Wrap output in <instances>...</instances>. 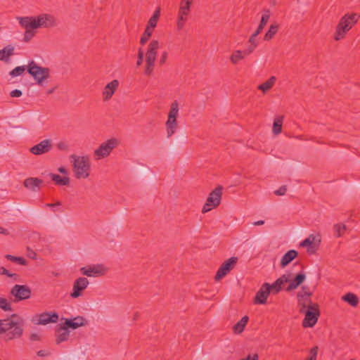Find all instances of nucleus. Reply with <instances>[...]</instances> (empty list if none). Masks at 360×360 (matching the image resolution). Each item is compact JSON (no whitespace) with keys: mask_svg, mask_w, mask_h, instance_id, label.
Returning a JSON list of instances; mask_svg holds the SVG:
<instances>
[{"mask_svg":"<svg viewBox=\"0 0 360 360\" xmlns=\"http://www.w3.org/2000/svg\"><path fill=\"white\" fill-rule=\"evenodd\" d=\"M48 354H48L46 351H44V350H40V351H39V352H37V355H38L39 356H47Z\"/></svg>","mask_w":360,"mask_h":360,"instance_id":"61","label":"nucleus"},{"mask_svg":"<svg viewBox=\"0 0 360 360\" xmlns=\"http://www.w3.org/2000/svg\"><path fill=\"white\" fill-rule=\"evenodd\" d=\"M0 309L5 311H11L13 310L11 304L6 298L0 297Z\"/></svg>","mask_w":360,"mask_h":360,"instance_id":"40","label":"nucleus"},{"mask_svg":"<svg viewBox=\"0 0 360 360\" xmlns=\"http://www.w3.org/2000/svg\"><path fill=\"white\" fill-rule=\"evenodd\" d=\"M342 300L348 302L352 307H356L359 304V299L356 295L348 292L342 297Z\"/></svg>","mask_w":360,"mask_h":360,"instance_id":"36","label":"nucleus"},{"mask_svg":"<svg viewBox=\"0 0 360 360\" xmlns=\"http://www.w3.org/2000/svg\"><path fill=\"white\" fill-rule=\"evenodd\" d=\"M143 51L141 49H139V53H138V60L136 62V65L140 66L143 63Z\"/></svg>","mask_w":360,"mask_h":360,"instance_id":"48","label":"nucleus"},{"mask_svg":"<svg viewBox=\"0 0 360 360\" xmlns=\"http://www.w3.org/2000/svg\"><path fill=\"white\" fill-rule=\"evenodd\" d=\"M30 339L31 341H39L40 336L37 333H32L30 336Z\"/></svg>","mask_w":360,"mask_h":360,"instance_id":"55","label":"nucleus"},{"mask_svg":"<svg viewBox=\"0 0 360 360\" xmlns=\"http://www.w3.org/2000/svg\"><path fill=\"white\" fill-rule=\"evenodd\" d=\"M291 278H292L291 274H285L282 275L281 277H279L277 280L279 281V282H281V283L282 285H283L285 283H290V281H291Z\"/></svg>","mask_w":360,"mask_h":360,"instance_id":"44","label":"nucleus"},{"mask_svg":"<svg viewBox=\"0 0 360 360\" xmlns=\"http://www.w3.org/2000/svg\"><path fill=\"white\" fill-rule=\"evenodd\" d=\"M11 294L13 295L17 300H26L31 296V290L27 285H15L11 290Z\"/></svg>","mask_w":360,"mask_h":360,"instance_id":"16","label":"nucleus"},{"mask_svg":"<svg viewBox=\"0 0 360 360\" xmlns=\"http://www.w3.org/2000/svg\"><path fill=\"white\" fill-rule=\"evenodd\" d=\"M238 261V257H232L223 262L216 273L214 276L215 281H220L222 278L226 276L232 269H234Z\"/></svg>","mask_w":360,"mask_h":360,"instance_id":"9","label":"nucleus"},{"mask_svg":"<svg viewBox=\"0 0 360 360\" xmlns=\"http://www.w3.org/2000/svg\"><path fill=\"white\" fill-rule=\"evenodd\" d=\"M158 49L159 41L158 40L151 41L148 45L146 55V67L144 74L146 76H150L153 72Z\"/></svg>","mask_w":360,"mask_h":360,"instance_id":"5","label":"nucleus"},{"mask_svg":"<svg viewBox=\"0 0 360 360\" xmlns=\"http://www.w3.org/2000/svg\"><path fill=\"white\" fill-rule=\"evenodd\" d=\"M192 1L193 0H181V6L179 12V20H186Z\"/></svg>","mask_w":360,"mask_h":360,"instance_id":"23","label":"nucleus"},{"mask_svg":"<svg viewBox=\"0 0 360 360\" xmlns=\"http://www.w3.org/2000/svg\"><path fill=\"white\" fill-rule=\"evenodd\" d=\"M264 25H266V24H259L257 30L254 32V34L257 36L263 30Z\"/></svg>","mask_w":360,"mask_h":360,"instance_id":"57","label":"nucleus"},{"mask_svg":"<svg viewBox=\"0 0 360 360\" xmlns=\"http://www.w3.org/2000/svg\"><path fill=\"white\" fill-rule=\"evenodd\" d=\"M249 318L247 316H243L236 324L233 326V331L236 334L241 333L248 322Z\"/></svg>","mask_w":360,"mask_h":360,"instance_id":"29","label":"nucleus"},{"mask_svg":"<svg viewBox=\"0 0 360 360\" xmlns=\"http://www.w3.org/2000/svg\"><path fill=\"white\" fill-rule=\"evenodd\" d=\"M86 323L87 321L83 316H78L75 317L73 319H66L64 325L68 328L77 329L80 326L86 325Z\"/></svg>","mask_w":360,"mask_h":360,"instance_id":"22","label":"nucleus"},{"mask_svg":"<svg viewBox=\"0 0 360 360\" xmlns=\"http://www.w3.org/2000/svg\"><path fill=\"white\" fill-rule=\"evenodd\" d=\"M346 226L344 224H336L334 225L335 234L337 238L342 236Z\"/></svg>","mask_w":360,"mask_h":360,"instance_id":"42","label":"nucleus"},{"mask_svg":"<svg viewBox=\"0 0 360 360\" xmlns=\"http://www.w3.org/2000/svg\"><path fill=\"white\" fill-rule=\"evenodd\" d=\"M278 27H279L278 24H271V25L269 27V30L267 31V32L266 33V34L264 36V39L265 40L271 39L275 36L276 32H278Z\"/></svg>","mask_w":360,"mask_h":360,"instance_id":"37","label":"nucleus"},{"mask_svg":"<svg viewBox=\"0 0 360 360\" xmlns=\"http://www.w3.org/2000/svg\"><path fill=\"white\" fill-rule=\"evenodd\" d=\"M89 282L85 277H79L76 279L73 283L72 292L70 293L72 298H77L82 295V292L84 290Z\"/></svg>","mask_w":360,"mask_h":360,"instance_id":"15","label":"nucleus"},{"mask_svg":"<svg viewBox=\"0 0 360 360\" xmlns=\"http://www.w3.org/2000/svg\"><path fill=\"white\" fill-rule=\"evenodd\" d=\"M58 315L56 312H43L36 315L32 319V322L37 325H46L50 323H56Z\"/></svg>","mask_w":360,"mask_h":360,"instance_id":"11","label":"nucleus"},{"mask_svg":"<svg viewBox=\"0 0 360 360\" xmlns=\"http://www.w3.org/2000/svg\"><path fill=\"white\" fill-rule=\"evenodd\" d=\"M117 146V140L115 139H110L107 141L103 143L98 148L94 151V156L96 160H100L108 157L111 151Z\"/></svg>","mask_w":360,"mask_h":360,"instance_id":"8","label":"nucleus"},{"mask_svg":"<svg viewBox=\"0 0 360 360\" xmlns=\"http://www.w3.org/2000/svg\"><path fill=\"white\" fill-rule=\"evenodd\" d=\"M73 160V172L75 176L78 179H86L90 174V161L87 156L70 155Z\"/></svg>","mask_w":360,"mask_h":360,"instance_id":"2","label":"nucleus"},{"mask_svg":"<svg viewBox=\"0 0 360 360\" xmlns=\"http://www.w3.org/2000/svg\"><path fill=\"white\" fill-rule=\"evenodd\" d=\"M0 274L1 275H6L8 277H13L17 276L15 274H10L8 271L4 266L0 267Z\"/></svg>","mask_w":360,"mask_h":360,"instance_id":"49","label":"nucleus"},{"mask_svg":"<svg viewBox=\"0 0 360 360\" xmlns=\"http://www.w3.org/2000/svg\"><path fill=\"white\" fill-rule=\"evenodd\" d=\"M306 279V274L304 272L297 274L294 278H291L290 283L285 288L287 292L297 289Z\"/></svg>","mask_w":360,"mask_h":360,"instance_id":"20","label":"nucleus"},{"mask_svg":"<svg viewBox=\"0 0 360 360\" xmlns=\"http://www.w3.org/2000/svg\"><path fill=\"white\" fill-rule=\"evenodd\" d=\"M52 141L50 139H44L30 149V151L36 155H40L49 152L52 149Z\"/></svg>","mask_w":360,"mask_h":360,"instance_id":"17","label":"nucleus"},{"mask_svg":"<svg viewBox=\"0 0 360 360\" xmlns=\"http://www.w3.org/2000/svg\"><path fill=\"white\" fill-rule=\"evenodd\" d=\"M57 88H58V86H53V88H51V89H50L47 90L46 94H53V93L56 91V89Z\"/></svg>","mask_w":360,"mask_h":360,"instance_id":"63","label":"nucleus"},{"mask_svg":"<svg viewBox=\"0 0 360 360\" xmlns=\"http://www.w3.org/2000/svg\"><path fill=\"white\" fill-rule=\"evenodd\" d=\"M297 252L295 250H290L288 251L281 258L280 266L281 268L285 267L288 265L294 259L297 257Z\"/></svg>","mask_w":360,"mask_h":360,"instance_id":"25","label":"nucleus"},{"mask_svg":"<svg viewBox=\"0 0 360 360\" xmlns=\"http://www.w3.org/2000/svg\"><path fill=\"white\" fill-rule=\"evenodd\" d=\"M269 283H264L256 293V295L254 299V302L255 304H266L267 298L270 294L269 290Z\"/></svg>","mask_w":360,"mask_h":360,"instance_id":"19","label":"nucleus"},{"mask_svg":"<svg viewBox=\"0 0 360 360\" xmlns=\"http://www.w3.org/2000/svg\"><path fill=\"white\" fill-rule=\"evenodd\" d=\"M156 25L157 24H148V25L146 27L143 36L141 38L140 42L141 44H144L147 42L148 39L150 37L153 32L154 31Z\"/></svg>","mask_w":360,"mask_h":360,"instance_id":"35","label":"nucleus"},{"mask_svg":"<svg viewBox=\"0 0 360 360\" xmlns=\"http://www.w3.org/2000/svg\"><path fill=\"white\" fill-rule=\"evenodd\" d=\"M6 257L8 260L12 261L13 262H16V263H18V264H19L20 265H26L27 264V261L23 257H15V256H13V255H6Z\"/></svg>","mask_w":360,"mask_h":360,"instance_id":"39","label":"nucleus"},{"mask_svg":"<svg viewBox=\"0 0 360 360\" xmlns=\"http://www.w3.org/2000/svg\"><path fill=\"white\" fill-rule=\"evenodd\" d=\"M321 242V239L319 234H310L306 239L300 243V246L307 248L308 253L314 254L318 249Z\"/></svg>","mask_w":360,"mask_h":360,"instance_id":"10","label":"nucleus"},{"mask_svg":"<svg viewBox=\"0 0 360 360\" xmlns=\"http://www.w3.org/2000/svg\"><path fill=\"white\" fill-rule=\"evenodd\" d=\"M167 52H163L162 56H161V58L159 60L160 65H162L164 63H165V62L167 60Z\"/></svg>","mask_w":360,"mask_h":360,"instance_id":"54","label":"nucleus"},{"mask_svg":"<svg viewBox=\"0 0 360 360\" xmlns=\"http://www.w3.org/2000/svg\"><path fill=\"white\" fill-rule=\"evenodd\" d=\"M283 120V116H277L275 117L272 127V131L274 134L278 135L281 133Z\"/></svg>","mask_w":360,"mask_h":360,"instance_id":"33","label":"nucleus"},{"mask_svg":"<svg viewBox=\"0 0 360 360\" xmlns=\"http://www.w3.org/2000/svg\"><path fill=\"white\" fill-rule=\"evenodd\" d=\"M297 295H302L303 297H311L312 292L310 291L308 286H302L301 290L297 293Z\"/></svg>","mask_w":360,"mask_h":360,"instance_id":"45","label":"nucleus"},{"mask_svg":"<svg viewBox=\"0 0 360 360\" xmlns=\"http://www.w3.org/2000/svg\"><path fill=\"white\" fill-rule=\"evenodd\" d=\"M352 27V24H338L334 34V39L335 41L342 39Z\"/></svg>","mask_w":360,"mask_h":360,"instance_id":"21","label":"nucleus"},{"mask_svg":"<svg viewBox=\"0 0 360 360\" xmlns=\"http://www.w3.org/2000/svg\"><path fill=\"white\" fill-rule=\"evenodd\" d=\"M80 271L83 275L89 277L99 276H103L106 273L107 268H105L103 264H96L82 267L80 269Z\"/></svg>","mask_w":360,"mask_h":360,"instance_id":"14","label":"nucleus"},{"mask_svg":"<svg viewBox=\"0 0 360 360\" xmlns=\"http://www.w3.org/2000/svg\"><path fill=\"white\" fill-rule=\"evenodd\" d=\"M257 35H255L254 33L251 35V37L249 39V42L251 44V45L257 44L255 42V38Z\"/></svg>","mask_w":360,"mask_h":360,"instance_id":"59","label":"nucleus"},{"mask_svg":"<svg viewBox=\"0 0 360 360\" xmlns=\"http://www.w3.org/2000/svg\"><path fill=\"white\" fill-rule=\"evenodd\" d=\"M319 347L314 346L309 350V356L305 360H316Z\"/></svg>","mask_w":360,"mask_h":360,"instance_id":"43","label":"nucleus"},{"mask_svg":"<svg viewBox=\"0 0 360 360\" xmlns=\"http://www.w3.org/2000/svg\"><path fill=\"white\" fill-rule=\"evenodd\" d=\"M294 138L299 139V140H302V141H307V140L313 139L312 138L308 139L304 135L295 136Z\"/></svg>","mask_w":360,"mask_h":360,"instance_id":"58","label":"nucleus"},{"mask_svg":"<svg viewBox=\"0 0 360 360\" xmlns=\"http://www.w3.org/2000/svg\"><path fill=\"white\" fill-rule=\"evenodd\" d=\"M297 298L300 313L304 312V310L309 309L311 304H314L311 302L310 297H303L302 295H297Z\"/></svg>","mask_w":360,"mask_h":360,"instance_id":"26","label":"nucleus"},{"mask_svg":"<svg viewBox=\"0 0 360 360\" xmlns=\"http://www.w3.org/2000/svg\"><path fill=\"white\" fill-rule=\"evenodd\" d=\"M221 195L222 186H218L209 194L206 202L202 207V212L206 213L219 206L221 202Z\"/></svg>","mask_w":360,"mask_h":360,"instance_id":"6","label":"nucleus"},{"mask_svg":"<svg viewBox=\"0 0 360 360\" xmlns=\"http://www.w3.org/2000/svg\"><path fill=\"white\" fill-rule=\"evenodd\" d=\"M51 180L53 181L57 185L59 186H68L70 184V179L68 176L61 177L58 174H49Z\"/></svg>","mask_w":360,"mask_h":360,"instance_id":"32","label":"nucleus"},{"mask_svg":"<svg viewBox=\"0 0 360 360\" xmlns=\"http://www.w3.org/2000/svg\"><path fill=\"white\" fill-rule=\"evenodd\" d=\"M243 360H259V356L257 354H255L253 356L248 355L247 358L242 359Z\"/></svg>","mask_w":360,"mask_h":360,"instance_id":"56","label":"nucleus"},{"mask_svg":"<svg viewBox=\"0 0 360 360\" xmlns=\"http://www.w3.org/2000/svg\"><path fill=\"white\" fill-rule=\"evenodd\" d=\"M160 13V8H157V9L154 12L153 16L149 19L148 22H156L159 20Z\"/></svg>","mask_w":360,"mask_h":360,"instance_id":"46","label":"nucleus"},{"mask_svg":"<svg viewBox=\"0 0 360 360\" xmlns=\"http://www.w3.org/2000/svg\"><path fill=\"white\" fill-rule=\"evenodd\" d=\"M282 284L281 283V282H279V281H278L277 279L276 280V281L272 283V284H269V290L271 292H272L273 294H278L279 292L281 291L282 290Z\"/></svg>","mask_w":360,"mask_h":360,"instance_id":"38","label":"nucleus"},{"mask_svg":"<svg viewBox=\"0 0 360 360\" xmlns=\"http://www.w3.org/2000/svg\"><path fill=\"white\" fill-rule=\"evenodd\" d=\"M179 103L176 101H173L170 105L167 120L165 122L167 137H172L176 131L179 124L177 117L179 116Z\"/></svg>","mask_w":360,"mask_h":360,"instance_id":"3","label":"nucleus"},{"mask_svg":"<svg viewBox=\"0 0 360 360\" xmlns=\"http://www.w3.org/2000/svg\"><path fill=\"white\" fill-rule=\"evenodd\" d=\"M360 20V13H347L342 17L339 22H357Z\"/></svg>","mask_w":360,"mask_h":360,"instance_id":"31","label":"nucleus"},{"mask_svg":"<svg viewBox=\"0 0 360 360\" xmlns=\"http://www.w3.org/2000/svg\"><path fill=\"white\" fill-rule=\"evenodd\" d=\"M70 332L68 330V328L64 325L60 326L57 330V335L56 342L57 344H60L62 342L67 340L69 338Z\"/></svg>","mask_w":360,"mask_h":360,"instance_id":"27","label":"nucleus"},{"mask_svg":"<svg viewBox=\"0 0 360 360\" xmlns=\"http://www.w3.org/2000/svg\"><path fill=\"white\" fill-rule=\"evenodd\" d=\"M264 224V220H259V221H255L253 223V225L254 226H260V225H263Z\"/></svg>","mask_w":360,"mask_h":360,"instance_id":"64","label":"nucleus"},{"mask_svg":"<svg viewBox=\"0 0 360 360\" xmlns=\"http://www.w3.org/2000/svg\"><path fill=\"white\" fill-rule=\"evenodd\" d=\"M57 147L59 150H68V146L65 142L58 143L57 144Z\"/></svg>","mask_w":360,"mask_h":360,"instance_id":"52","label":"nucleus"},{"mask_svg":"<svg viewBox=\"0 0 360 360\" xmlns=\"http://www.w3.org/2000/svg\"><path fill=\"white\" fill-rule=\"evenodd\" d=\"M43 181L40 179L35 177H30L25 179L23 184L24 186L32 191H37L39 190V186L42 184Z\"/></svg>","mask_w":360,"mask_h":360,"instance_id":"24","label":"nucleus"},{"mask_svg":"<svg viewBox=\"0 0 360 360\" xmlns=\"http://www.w3.org/2000/svg\"><path fill=\"white\" fill-rule=\"evenodd\" d=\"M27 250L30 252L28 253V257L32 259H35L37 254L34 251L31 250L30 248H27Z\"/></svg>","mask_w":360,"mask_h":360,"instance_id":"60","label":"nucleus"},{"mask_svg":"<svg viewBox=\"0 0 360 360\" xmlns=\"http://www.w3.org/2000/svg\"><path fill=\"white\" fill-rule=\"evenodd\" d=\"M287 191V186H282L278 189L274 191V193L276 195H283L285 194Z\"/></svg>","mask_w":360,"mask_h":360,"instance_id":"47","label":"nucleus"},{"mask_svg":"<svg viewBox=\"0 0 360 360\" xmlns=\"http://www.w3.org/2000/svg\"><path fill=\"white\" fill-rule=\"evenodd\" d=\"M305 317L302 321L304 328L313 327L317 322L320 316L319 306L317 303L311 304L309 309L304 310Z\"/></svg>","mask_w":360,"mask_h":360,"instance_id":"7","label":"nucleus"},{"mask_svg":"<svg viewBox=\"0 0 360 360\" xmlns=\"http://www.w3.org/2000/svg\"><path fill=\"white\" fill-rule=\"evenodd\" d=\"M119 84L117 79H113L105 85L102 92L103 101H107L112 97L119 86Z\"/></svg>","mask_w":360,"mask_h":360,"instance_id":"18","label":"nucleus"},{"mask_svg":"<svg viewBox=\"0 0 360 360\" xmlns=\"http://www.w3.org/2000/svg\"><path fill=\"white\" fill-rule=\"evenodd\" d=\"M14 53V48L11 45L5 46L0 50V60L8 62L10 57Z\"/></svg>","mask_w":360,"mask_h":360,"instance_id":"28","label":"nucleus"},{"mask_svg":"<svg viewBox=\"0 0 360 360\" xmlns=\"http://www.w3.org/2000/svg\"><path fill=\"white\" fill-rule=\"evenodd\" d=\"M19 22H53L57 18L51 13H41L37 17H17Z\"/></svg>","mask_w":360,"mask_h":360,"instance_id":"12","label":"nucleus"},{"mask_svg":"<svg viewBox=\"0 0 360 360\" xmlns=\"http://www.w3.org/2000/svg\"><path fill=\"white\" fill-rule=\"evenodd\" d=\"M269 18H270L269 12L267 11V12L264 13L262 15L261 20H260V22H262V23L267 22V21L269 20Z\"/></svg>","mask_w":360,"mask_h":360,"instance_id":"53","label":"nucleus"},{"mask_svg":"<svg viewBox=\"0 0 360 360\" xmlns=\"http://www.w3.org/2000/svg\"><path fill=\"white\" fill-rule=\"evenodd\" d=\"M256 46H257V44L250 45L247 49L243 51V53H245V56L251 54L253 52V51Z\"/></svg>","mask_w":360,"mask_h":360,"instance_id":"50","label":"nucleus"},{"mask_svg":"<svg viewBox=\"0 0 360 360\" xmlns=\"http://www.w3.org/2000/svg\"><path fill=\"white\" fill-rule=\"evenodd\" d=\"M26 70V66H18L10 72V75L13 77L21 75Z\"/></svg>","mask_w":360,"mask_h":360,"instance_id":"41","label":"nucleus"},{"mask_svg":"<svg viewBox=\"0 0 360 360\" xmlns=\"http://www.w3.org/2000/svg\"><path fill=\"white\" fill-rule=\"evenodd\" d=\"M27 72L34 78L36 84L41 86L44 82L50 77L51 70L49 68L41 67L34 60H31L27 65Z\"/></svg>","mask_w":360,"mask_h":360,"instance_id":"4","label":"nucleus"},{"mask_svg":"<svg viewBox=\"0 0 360 360\" xmlns=\"http://www.w3.org/2000/svg\"><path fill=\"white\" fill-rule=\"evenodd\" d=\"M276 81V77L271 76L268 80L259 85L257 89L261 90L263 93H266L273 87Z\"/></svg>","mask_w":360,"mask_h":360,"instance_id":"30","label":"nucleus"},{"mask_svg":"<svg viewBox=\"0 0 360 360\" xmlns=\"http://www.w3.org/2000/svg\"><path fill=\"white\" fill-rule=\"evenodd\" d=\"M51 24H21L25 30L23 40L28 42L35 35L37 30L41 27L49 28Z\"/></svg>","mask_w":360,"mask_h":360,"instance_id":"13","label":"nucleus"},{"mask_svg":"<svg viewBox=\"0 0 360 360\" xmlns=\"http://www.w3.org/2000/svg\"><path fill=\"white\" fill-rule=\"evenodd\" d=\"M245 58V55L243 51H234L230 56V61L233 65H237L240 60Z\"/></svg>","mask_w":360,"mask_h":360,"instance_id":"34","label":"nucleus"},{"mask_svg":"<svg viewBox=\"0 0 360 360\" xmlns=\"http://www.w3.org/2000/svg\"><path fill=\"white\" fill-rule=\"evenodd\" d=\"M22 94V91L18 89L13 90L10 92V96L11 97H20Z\"/></svg>","mask_w":360,"mask_h":360,"instance_id":"51","label":"nucleus"},{"mask_svg":"<svg viewBox=\"0 0 360 360\" xmlns=\"http://www.w3.org/2000/svg\"><path fill=\"white\" fill-rule=\"evenodd\" d=\"M0 233L4 234V235H8L9 234L8 230H6V229H4L3 227H0Z\"/></svg>","mask_w":360,"mask_h":360,"instance_id":"62","label":"nucleus"},{"mask_svg":"<svg viewBox=\"0 0 360 360\" xmlns=\"http://www.w3.org/2000/svg\"><path fill=\"white\" fill-rule=\"evenodd\" d=\"M23 319L15 314L8 319H0V335L6 342L19 339L23 334Z\"/></svg>","mask_w":360,"mask_h":360,"instance_id":"1","label":"nucleus"}]
</instances>
